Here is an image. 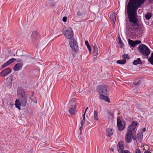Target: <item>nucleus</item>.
Listing matches in <instances>:
<instances>
[{
    "label": "nucleus",
    "instance_id": "obj_2",
    "mask_svg": "<svg viewBox=\"0 0 153 153\" xmlns=\"http://www.w3.org/2000/svg\"><path fill=\"white\" fill-rule=\"evenodd\" d=\"M132 124L128 128L126 133L125 140L127 143H129L132 141V138L135 140L137 139V136H133V134L136 132V128L138 125V123L136 121H133Z\"/></svg>",
    "mask_w": 153,
    "mask_h": 153
},
{
    "label": "nucleus",
    "instance_id": "obj_23",
    "mask_svg": "<svg viewBox=\"0 0 153 153\" xmlns=\"http://www.w3.org/2000/svg\"><path fill=\"white\" fill-rule=\"evenodd\" d=\"M94 119L96 120H98V112L97 111L94 110Z\"/></svg>",
    "mask_w": 153,
    "mask_h": 153
},
{
    "label": "nucleus",
    "instance_id": "obj_31",
    "mask_svg": "<svg viewBox=\"0 0 153 153\" xmlns=\"http://www.w3.org/2000/svg\"><path fill=\"white\" fill-rule=\"evenodd\" d=\"M9 65V64L8 62L7 61L6 62L4 63L3 65L2 66V68H4L6 67V66H8Z\"/></svg>",
    "mask_w": 153,
    "mask_h": 153
},
{
    "label": "nucleus",
    "instance_id": "obj_45",
    "mask_svg": "<svg viewBox=\"0 0 153 153\" xmlns=\"http://www.w3.org/2000/svg\"><path fill=\"white\" fill-rule=\"evenodd\" d=\"M146 131V129L145 128H143L142 130V131L141 132H145V131Z\"/></svg>",
    "mask_w": 153,
    "mask_h": 153
},
{
    "label": "nucleus",
    "instance_id": "obj_43",
    "mask_svg": "<svg viewBox=\"0 0 153 153\" xmlns=\"http://www.w3.org/2000/svg\"><path fill=\"white\" fill-rule=\"evenodd\" d=\"M82 126H82V125H81V126L79 128V129L80 131H82V130L83 129Z\"/></svg>",
    "mask_w": 153,
    "mask_h": 153
},
{
    "label": "nucleus",
    "instance_id": "obj_36",
    "mask_svg": "<svg viewBox=\"0 0 153 153\" xmlns=\"http://www.w3.org/2000/svg\"><path fill=\"white\" fill-rule=\"evenodd\" d=\"M85 122V120L82 119L81 120V122L80 124H81V125H82V126H83Z\"/></svg>",
    "mask_w": 153,
    "mask_h": 153
},
{
    "label": "nucleus",
    "instance_id": "obj_10",
    "mask_svg": "<svg viewBox=\"0 0 153 153\" xmlns=\"http://www.w3.org/2000/svg\"><path fill=\"white\" fill-rule=\"evenodd\" d=\"M128 43L131 47L134 48L137 45L141 43V41L139 40L133 41L130 39H128Z\"/></svg>",
    "mask_w": 153,
    "mask_h": 153
},
{
    "label": "nucleus",
    "instance_id": "obj_37",
    "mask_svg": "<svg viewBox=\"0 0 153 153\" xmlns=\"http://www.w3.org/2000/svg\"><path fill=\"white\" fill-rule=\"evenodd\" d=\"M108 114L111 116H113L114 114L111 111H108Z\"/></svg>",
    "mask_w": 153,
    "mask_h": 153
},
{
    "label": "nucleus",
    "instance_id": "obj_40",
    "mask_svg": "<svg viewBox=\"0 0 153 153\" xmlns=\"http://www.w3.org/2000/svg\"><path fill=\"white\" fill-rule=\"evenodd\" d=\"M85 44L86 46H88V45H89L88 41L85 40Z\"/></svg>",
    "mask_w": 153,
    "mask_h": 153
},
{
    "label": "nucleus",
    "instance_id": "obj_14",
    "mask_svg": "<svg viewBox=\"0 0 153 153\" xmlns=\"http://www.w3.org/2000/svg\"><path fill=\"white\" fill-rule=\"evenodd\" d=\"M113 131L112 129L110 128L106 129L105 131L106 135L108 137H111L113 134Z\"/></svg>",
    "mask_w": 153,
    "mask_h": 153
},
{
    "label": "nucleus",
    "instance_id": "obj_39",
    "mask_svg": "<svg viewBox=\"0 0 153 153\" xmlns=\"http://www.w3.org/2000/svg\"><path fill=\"white\" fill-rule=\"evenodd\" d=\"M123 153H131L129 151L127 150H125L123 151Z\"/></svg>",
    "mask_w": 153,
    "mask_h": 153
},
{
    "label": "nucleus",
    "instance_id": "obj_18",
    "mask_svg": "<svg viewBox=\"0 0 153 153\" xmlns=\"http://www.w3.org/2000/svg\"><path fill=\"white\" fill-rule=\"evenodd\" d=\"M137 139L140 141L142 140V137L143 136L142 132H139L137 135Z\"/></svg>",
    "mask_w": 153,
    "mask_h": 153
},
{
    "label": "nucleus",
    "instance_id": "obj_35",
    "mask_svg": "<svg viewBox=\"0 0 153 153\" xmlns=\"http://www.w3.org/2000/svg\"><path fill=\"white\" fill-rule=\"evenodd\" d=\"M67 18L66 16L64 17L62 19V21L64 22H66L67 21Z\"/></svg>",
    "mask_w": 153,
    "mask_h": 153
},
{
    "label": "nucleus",
    "instance_id": "obj_28",
    "mask_svg": "<svg viewBox=\"0 0 153 153\" xmlns=\"http://www.w3.org/2000/svg\"><path fill=\"white\" fill-rule=\"evenodd\" d=\"M25 152V153H33V149L31 148H28Z\"/></svg>",
    "mask_w": 153,
    "mask_h": 153
},
{
    "label": "nucleus",
    "instance_id": "obj_30",
    "mask_svg": "<svg viewBox=\"0 0 153 153\" xmlns=\"http://www.w3.org/2000/svg\"><path fill=\"white\" fill-rule=\"evenodd\" d=\"M118 44L121 48H122L124 44L122 42L121 40H119V41Z\"/></svg>",
    "mask_w": 153,
    "mask_h": 153
},
{
    "label": "nucleus",
    "instance_id": "obj_34",
    "mask_svg": "<svg viewBox=\"0 0 153 153\" xmlns=\"http://www.w3.org/2000/svg\"><path fill=\"white\" fill-rule=\"evenodd\" d=\"M148 61L152 65H153V59H148Z\"/></svg>",
    "mask_w": 153,
    "mask_h": 153
},
{
    "label": "nucleus",
    "instance_id": "obj_47",
    "mask_svg": "<svg viewBox=\"0 0 153 153\" xmlns=\"http://www.w3.org/2000/svg\"><path fill=\"white\" fill-rule=\"evenodd\" d=\"M144 153H151L150 152H148V151H145Z\"/></svg>",
    "mask_w": 153,
    "mask_h": 153
},
{
    "label": "nucleus",
    "instance_id": "obj_32",
    "mask_svg": "<svg viewBox=\"0 0 153 153\" xmlns=\"http://www.w3.org/2000/svg\"><path fill=\"white\" fill-rule=\"evenodd\" d=\"M122 57L123 58H124V57H125L126 59V58L128 59H130V57L128 56L127 54L123 55L122 56Z\"/></svg>",
    "mask_w": 153,
    "mask_h": 153
},
{
    "label": "nucleus",
    "instance_id": "obj_38",
    "mask_svg": "<svg viewBox=\"0 0 153 153\" xmlns=\"http://www.w3.org/2000/svg\"><path fill=\"white\" fill-rule=\"evenodd\" d=\"M135 153H141V152L140 149H137L135 151Z\"/></svg>",
    "mask_w": 153,
    "mask_h": 153
},
{
    "label": "nucleus",
    "instance_id": "obj_3",
    "mask_svg": "<svg viewBox=\"0 0 153 153\" xmlns=\"http://www.w3.org/2000/svg\"><path fill=\"white\" fill-rule=\"evenodd\" d=\"M63 33L66 38L70 39L69 43L72 50L77 52L79 50L78 46L76 40L72 38L73 36L72 30L71 29L66 30L64 31Z\"/></svg>",
    "mask_w": 153,
    "mask_h": 153
},
{
    "label": "nucleus",
    "instance_id": "obj_42",
    "mask_svg": "<svg viewBox=\"0 0 153 153\" xmlns=\"http://www.w3.org/2000/svg\"><path fill=\"white\" fill-rule=\"evenodd\" d=\"M149 59H153V52L151 54V57L149 58Z\"/></svg>",
    "mask_w": 153,
    "mask_h": 153
},
{
    "label": "nucleus",
    "instance_id": "obj_24",
    "mask_svg": "<svg viewBox=\"0 0 153 153\" xmlns=\"http://www.w3.org/2000/svg\"><path fill=\"white\" fill-rule=\"evenodd\" d=\"M152 14L149 13H147L145 16L146 19V20H149L152 17Z\"/></svg>",
    "mask_w": 153,
    "mask_h": 153
},
{
    "label": "nucleus",
    "instance_id": "obj_21",
    "mask_svg": "<svg viewBox=\"0 0 153 153\" xmlns=\"http://www.w3.org/2000/svg\"><path fill=\"white\" fill-rule=\"evenodd\" d=\"M141 63V62L140 58H138L137 59L134 60L133 62V64L135 65Z\"/></svg>",
    "mask_w": 153,
    "mask_h": 153
},
{
    "label": "nucleus",
    "instance_id": "obj_44",
    "mask_svg": "<svg viewBox=\"0 0 153 153\" xmlns=\"http://www.w3.org/2000/svg\"><path fill=\"white\" fill-rule=\"evenodd\" d=\"M85 112H84V114H83V119L85 120Z\"/></svg>",
    "mask_w": 153,
    "mask_h": 153
},
{
    "label": "nucleus",
    "instance_id": "obj_33",
    "mask_svg": "<svg viewBox=\"0 0 153 153\" xmlns=\"http://www.w3.org/2000/svg\"><path fill=\"white\" fill-rule=\"evenodd\" d=\"M87 47L89 51V53H91V52L92 50L90 45H88V46H87Z\"/></svg>",
    "mask_w": 153,
    "mask_h": 153
},
{
    "label": "nucleus",
    "instance_id": "obj_12",
    "mask_svg": "<svg viewBox=\"0 0 153 153\" xmlns=\"http://www.w3.org/2000/svg\"><path fill=\"white\" fill-rule=\"evenodd\" d=\"M22 65L21 63H17L14 66L13 69L15 71H18L22 69Z\"/></svg>",
    "mask_w": 153,
    "mask_h": 153
},
{
    "label": "nucleus",
    "instance_id": "obj_22",
    "mask_svg": "<svg viewBox=\"0 0 153 153\" xmlns=\"http://www.w3.org/2000/svg\"><path fill=\"white\" fill-rule=\"evenodd\" d=\"M69 109H68V111L70 114H74L75 110L76 109L75 108H73V107L71 108V107H68Z\"/></svg>",
    "mask_w": 153,
    "mask_h": 153
},
{
    "label": "nucleus",
    "instance_id": "obj_17",
    "mask_svg": "<svg viewBox=\"0 0 153 153\" xmlns=\"http://www.w3.org/2000/svg\"><path fill=\"white\" fill-rule=\"evenodd\" d=\"M93 47L94 51V53H95V55H97L98 54V49L95 43H94L93 44Z\"/></svg>",
    "mask_w": 153,
    "mask_h": 153
},
{
    "label": "nucleus",
    "instance_id": "obj_20",
    "mask_svg": "<svg viewBox=\"0 0 153 153\" xmlns=\"http://www.w3.org/2000/svg\"><path fill=\"white\" fill-rule=\"evenodd\" d=\"M13 76L12 75H10L7 79V80L9 83L10 85H12L13 81Z\"/></svg>",
    "mask_w": 153,
    "mask_h": 153
},
{
    "label": "nucleus",
    "instance_id": "obj_1",
    "mask_svg": "<svg viewBox=\"0 0 153 153\" xmlns=\"http://www.w3.org/2000/svg\"><path fill=\"white\" fill-rule=\"evenodd\" d=\"M137 8L132 9L129 7V5L127 6V14L129 22L130 25L128 26V24L126 23V27L128 29H131L134 27V30L137 31L138 30L141 29L142 31L144 30V28L141 25H139L138 23V19L137 14Z\"/></svg>",
    "mask_w": 153,
    "mask_h": 153
},
{
    "label": "nucleus",
    "instance_id": "obj_4",
    "mask_svg": "<svg viewBox=\"0 0 153 153\" xmlns=\"http://www.w3.org/2000/svg\"><path fill=\"white\" fill-rule=\"evenodd\" d=\"M108 90V88L107 86L105 85H98L96 89L97 92L100 94L99 97V98L110 102L109 99L108 97L105 96L109 94Z\"/></svg>",
    "mask_w": 153,
    "mask_h": 153
},
{
    "label": "nucleus",
    "instance_id": "obj_6",
    "mask_svg": "<svg viewBox=\"0 0 153 153\" xmlns=\"http://www.w3.org/2000/svg\"><path fill=\"white\" fill-rule=\"evenodd\" d=\"M146 0H129L128 5L132 9L137 8V9L140 5L144 3Z\"/></svg>",
    "mask_w": 153,
    "mask_h": 153
},
{
    "label": "nucleus",
    "instance_id": "obj_13",
    "mask_svg": "<svg viewBox=\"0 0 153 153\" xmlns=\"http://www.w3.org/2000/svg\"><path fill=\"white\" fill-rule=\"evenodd\" d=\"M76 100H71L68 103V107L76 108Z\"/></svg>",
    "mask_w": 153,
    "mask_h": 153
},
{
    "label": "nucleus",
    "instance_id": "obj_26",
    "mask_svg": "<svg viewBox=\"0 0 153 153\" xmlns=\"http://www.w3.org/2000/svg\"><path fill=\"white\" fill-rule=\"evenodd\" d=\"M38 36V33L36 31H33L32 34V37L35 38Z\"/></svg>",
    "mask_w": 153,
    "mask_h": 153
},
{
    "label": "nucleus",
    "instance_id": "obj_49",
    "mask_svg": "<svg viewBox=\"0 0 153 153\" xmlns=\"http://www.w3.org/2000/svg\"><path fill=\"white\" fill-rule=\"evenodd\" d=\"M118 39L119 41V40H121L120 36L118 37Z\"/></svg>",
    "mask_w": 153,
    "mask_h": 153
},
{
    "label": "nucleus",
    "instance_id": "obj_5",
    "mask_svg": "<svg viewBox=\"0 0 153 153\" xmlns=\"http://www.w3.org/2000/svg\"><path fill=\"white\" fill-rule=\"evenodd\" d=\"M17 95L22 106H26L27 102V97L25 91L22 87H20L17 88Z\"/></svg>",
    "mask_w": 153,
    "mask_h": 153
},
{
    "label": "nucleus",
    "instance_id": "obj_29",
    "mask_svg": "<svg viewBox=\"0 0 153 153\" xmlns=\"http://www.w3.org/2000/svg\"><path fill=\"white\" fill-rule=\"evenodd\" d=\"M16 60V59L15 58H11L7 61L10 65V64L14 62Z\"/></svg>",
    "mask_w": 153,
    "mask_h": 153
},
{
    "label": "nucleus",
    "instance_id": "obj_27",
    "mask_svg": "<svg viewBox=\"0 0 153 153\" xmlns=\"http://www.w3.org/2000/svg\"><path fill=\"white\" fill-rule=\"evenodd\" d=\"M141 83V80L140 79H136V80H135L134 81V84L136 85H137L140 84Z\"/></svg>",
    "mask_w": 153,
    "mask_h": 153
},
{
    "label": "nucleus",
    "instance_id": "obj_50",
    "mask_svg": "<svg viewBox=\"0 0 153 153\" xmlns=\"http://www.w3.org/2000/svg\"><path fill=\"white\" fill-rule=\"evenodd\" d=\"M110 149L112 151H114V149L113 148H111V149Z\"/></svg>",
    "mask_w": 153,
    "mask_h": 153
},
{
    "label": "nucleus",
    "instance_id": "obj_46",
    "mask_svg": "<svg viewBox=\"0 0 153 153\" xmlns=\"http://www.w3.org/2000/svg\"><path fill=\"white\" fill-rule=\"evenodd\" d=\"M22 60L21 59H18L17 62H22Z\"/></svg>",
    "mask_w": 153,
    "mask_h": 153
},
{
    "label": "nucleus",
    "instance_id": "obj_11",
    "mask_svg": "<svg viewBox=\"0 0 153 153\" xmlns=\"http://www.w3.org/2000/svg\"><path fill=\"white\" fill-rule=\"evenodd\" d=\"M118 151L120 153H123V149H124V144L123 142L120 141L117 145V147Z\"/></svg>",
    "mask_w": 153,
    "mask_h": 153
},
{
    "label": "nucleus",
    "instance_id": "obj_8",
    "mask_svg": "<svg viewBox=\"0 0 153 153\" xmlns=\"http://www.w3.org/2000/svg\"><path fill=\"white\" fill-rule=\"evenodd\" d=\"M126 124V122L124 120H122L119 117H117V126L119 131H122L125 129Z\"/></svg>",
    "mask_w": 153,
    "mask_h": 153
},
{
    "label": "nucleus",
    "instance_id": "obj_52",
    "mask_svg": "<svg viewBox=\"0 0 153 153\" xmlns=\"http://www.w3.org/2000/svg\"><path fill=\"white\" fill-rule=\"evenodd\" d=\"M60 35H59L57 36H58H58H60Z\"/></svg>",
    "mask_w": 153,
    "mask_h": 153
},
{
    "label": "nucleus",
    "instance_id": "obj_16",
    "mask_svg": "<svg viewBox=\"0 0 153 153\" xmlns=\"http://www.w3.org/2000/svg\"><path fill=\"white\" fill-rule=\"evenodd\" d=\"M115 14V12H114L111 14L110 16V19L114 23H115L116 20Z\"/></svg>",
    "mask_w": 153,
    "mask_h": 153
},
{
    "label": "nucleus",
    "instance_id": "obj_19",
    "mask_svg": "<svg viewBox=\"0 0 153 153\" xmlns=\"http://www.w3.org/2000/svg\"><path fill=\"white\" fill-rule=\"evenodd\" d=\"M126 62V59H125V57L124 58L121 60H118L116 62L118 64H124Z\"/></svg>",
    "mask_w": 153,
    "mask_h": 153
},
{
    "label": "nucleus",
    "instance_id": "obj_7",
    "mask_svg": "<svg viewBox=\"0 0 153 153\" xmlns=\"http://www.w3.org/2000/svg\"><path fill=\"white\" fill-rule=\"evenodd\" d=\"M138 49L140 53L148 56L150 53L149 48L145 45L141 44L138 47Z\"/></svg>",
    "mask_w": 153,
    "mask_h": 153
},
{
    "label": "nucleus",
    "instance_id": "obj_9",
    "mask_svg": "<svg viewBox=\"0 0 153 153\" xmlns=\"http://www.w3.org/2000/svg\"><path fill=\"white\" fill-rule=\"evenodd\" d=\"M12 69L9 68H7L0 73V75L4 77H5L11 73Z\"/></svg>",
    "mask_w": 153,
    "mask_h": 153
},
{
    "label": "nucleus",
    "instance_id": "obj_48",
    "mask_svg": "<svg viewBox=\"0 0 153 153\" xmlns=\"http://www.w3.org/2000/svg\"><path fill=\"white\" fill-rule=\"evenodd\" d=\"M88 107H87L86 108L85 111V112H84L85 113H86V111L88 110Z\"/></svg>",
    "mask_w": 153,
    "mask_h": 153
},
{
    "label": "nucleus",
    "instance_id": "obj_25",
    "mask_svg": "<svg viewBox=\"0 0 153 153\" xmlns=\"http://www.w3.org/2000/svg\"><path fill=\"white\" fill-rule=\"evenodd\" d=\"M29 99L33 102L35 103H37V101L36 100V98L35 97L33 96V95H32V96L29 97Z\"/></svg>",
    "mask_w": 153,
    "mask_h": 153
},
{
    "label": "nucleus",
    "instance_id": "obj_15",
    "mask_svg": "<svg viewBox=\"0 0 153 153\" xmlns=\"http://www.w3.org/2000/svg\"><path fill=\"white\" fill-rule=\"evenodd\" d=\"M15 105L16 107L19 110H20L21 109L20 106H22V104L18 99L16 100Z\"/></svg>",
    "mask_w": 153,
    "mask_h": 153
},
{
    "label": "nucleus",
    "instance_id": "obj_51",
    "mask_svg": "<svg viewBox=\"0 0 153 153\" xmlns=\"http://www.w3.org/2000/svg\"><path fill=\"white\" fill-rule=\"evenodd\" d=\"M80 131V134H82V131Z\"/></svg>",
    "mask_w": 153,
    "mask_h": 153
},
{
    "label": "nucleus",
    "instance_id": "obj_41",
    "mask_svg": "<svg viewBox=\"0 0 153 153\" xmlns=\"http://www.w3.org/2000/svg\"><path fill=\"white\" fill-rule=\"evenodd\" d=\"M77 15L79 16H81V13L80 11H78L77 13Z\"/></svg>",
    "mask_w": 153,
    "mask_h": 153
}]
</instances>
